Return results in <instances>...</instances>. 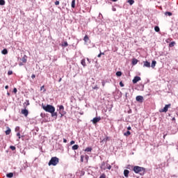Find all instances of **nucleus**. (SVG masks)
<instances>
[{
  "mask_svg": "<svg viewBox=\"0 0 178 178\" xmlns=\"http://www.w3.org/2000/svg\"><path fill=\"white\" fill-rule=\"evenodd\" d=\"M133 170L135 173L140 175V176H144V175H145V168L143 167L136 165L134 167Z\"/></svg>",
  "mask_w": 178,
  "mask_h": 178,
  "instance_id": "1",
  "label": "nucleus"
},
{
  "mask_svg": "<svg viewBox=\"0 0 178 178\" xmlns=\"http://www.w3.org/2000/svg\"><path fill=\"white\" fill-rule=\"evenodd\" d=\"M42 108L45 112H48L49 113H54L55 112V107L50 104H47V106L42 104Z\"/></svg>",
  "mask_w": 178,
  "mask_h": 178,
  "instance_id": "2",
  "label": "nucleus"
},
{
  "mask_svg": "<svg viewBox=\"0 0 178 178\" xmlns=\"http://www.w3.org/2000/svg\"><path fill=\"white\" fill-rule=\"evenodd\" d=\"M59 163V159L58 157H52L49 162V166L51 165L53 166H56Z\"/></svg>",
  "mask_w": 178,
  "mask_h": 178,
  "instance_id": "3",
  "label": "nucleus"
},
{
  "mask_svg": "<svg viewBox=\"0 0 178 178\" xmlns=\"http://www.w3.org/2000/svg\"><path fill=\"white\" fill-rule=\"evenodd\" d=\"M27 168H29L27 163H23L21 165L20 172L22 173L23 172V170H26V169H27Z\"/></svg>",
  "mask_w": 178,
  "mask_h": 178,
  "instance_id": "4",
  "label": "nucleus"
},
{
  "mask_svg": "<svg viewBox=\"0 0 178 178\" xmlns=\"http://www.w3.org/2000/svg\"><path fill=\"white\" fill-rule=\"evenodd\" d=\"M169 108H170V104H166L165 107L159 111V112H168Z\"/></svg>",
  "mask_w": 178,
  "mask_h": 178,
  "instance_id": "5",
  "label": "nucleus"
},
{
  "mask_svg": "<svg viewBox=\"0 0 178 178\" xmlns=\"http://www.w3.org/2000/svg\"><path fill=\"white\" fill-rule=\"evenodd\" d=\"M141 80V77L140 76H135L134 79L132 80V83L134 84H136V83H138Z\"/></svg>",
  "mask_w": 178,
  "mask_h": 178,
  "instance_id": "6",
  "label": "nucleus"
},
{
  "mask_svg": "<svg viewBox=\"0 0 178 178\" xmlns=\"http://www.w3.org/2000/svg\"><path fill=\"white\" fill-rule=\"evenodd\" d=\"M21 113L22 115H24V116H25L26 118H27V116H29V111L27 109H22L21 111Z\"/></svg>",
  "mask_w": 178,
  "mask_h": 178,
  "instance_id": "7",
  "label": "nucleus"
},
{
  "mask_svg": "<svg viewBox=\"0 0 178 178\" xmlns=\"http://www.w3.org/2000/svg\"><path fill=\"white\" fill-rule=\"evenodd\" d=\"M99 120H101V117H97V118H94L92 120V122L93 124H97V123H98V122H99Z\"/></svg>",
  "mask_w": 178,
  "mask_h": 178,
  "instance_id": "8",
  "label": "nucleus"
},
{
  "mask_svg": "<svg viewBox=\"0 0 178 178\" xmlns=\"http://www.w3.org/2000/svg\"><path fill=\"white\" fill-rule=\"evenodd\" d=\"M136 99L138 102H143L144 97L143 96H137Z\"/></svg>",
  "mask_w": 178,
  "mask_h": 178,
  "instance_id": "9",
  "label": "nucleus"
},
{
  "mask_svg": "<svg viewBox=\"0 0 178 178\" xmlns=\"http://www.w3.org/2000/svg\"><path fill=\"white\" fill-rule=\"evenodd\" d=\"M143 66L145 67H151V63L148 61H144V65Z\"/></svg>",
  "mask_w": 178,
  "mask_h": 178,
  "instance_id": "10",
  "label": "nucleus"
},
{
  "mask_svg": "<svg viewBox=\"0 0 178 178\" xmlns=\"http://www.w3.org/2000/svg\"><path fill=\"white\" fill-rule=\"evenodd\" d=\"M22 63H27V56L24 55L22 58Z\"/></svg>",
  "mask_w": 178,
  "mask_h": 178,
  "instance_id": "11",
  "label": "nucleus"
},
{
  "mask_svg": "<svg viewBox=\"0 0 178 178\" xmlns=\"http://www.w3.org/2000/svg\"><path fill=\"white\" fill-rule=\"evenodd\" d=\"M129 173H130V171H129V170H124V176H125L126 177H129Z\"/></svg>",
  "mask_w": 178,
  "mask_h": 178,
  "instance_id": "12",
  "label": "nucleus"
},
{
  "mask_svg": "<svg viewBox=\"0 0 178 178\" xmlns=\"http://www.w3.org/2000/svg\"><path fill=\"white\" fill-rule=\"evenodd\" d=\"M83 41L84 42H88V41H90V38L88 37V35H85V37L83 38Z\"/></svg>",
  "mask_w": 178,
  "mask_h": 178,
  "instance_id": "13",
  "label": "nucleus"
},
{
  "mask_svg": "<svg viewBox=\"0 0 178 178\" xmlns=\"http://www.w3.org/2000/svg\"><path fill=\"white\" fill-rule=\"evenodd\" d=\"M81 63L82 66H83V67H86V66H87V65L86 64V59L84 58L81 60Z\"/></svg>",
  "mask_w": 178,
  "mask_h": 178,
  "instance_id": "14",
  "label": "nucleus"
},
{
  "mask_svg": "<svg viewBox=\"0 0 178 178\" xmlns=\"http://www.w3.org/2000/svg\"><path fill=\"white\" fill-rule=\"evenodd\" d=\"M71 6L73 8H76V0H72V1Z\"/></svg>",
  "mask_w": 178,
  "mask_h": 178,
  "instance_id": "15",
  "label": "nucleus"
},
{
  "mask_svg": "<svg viewBox=\"0 0 178 178\" xmlns=\"http://www.w3.org/2000/svg\"><path fill=\"white\" fill-rule=\"evenodd\" d=\"M137 63H138V60H137L136 58H133L132 65H137Z\"/></svg>",
  "mask_w": 178,
  "mask_h": 178,
  "instance_id": "16",
  "label": "nucleus"
},
{
  "mask_svg": "<svg viewBox=\"0 0 178 178\" xmlns=\"http://www.w3.org/2000/svg\"><path fill=\"white\" fill-rule=\"evenodd\" d=\"M51 114L52 118H58V113H55V111H54L53 113H50Z\"/></svg>",
  "mask_w": 178,
  "mask_h": 178,
  "instance_id": "17",
  "label": "nucleus"
},
{
  "mask_svg": "<svg viewBox=\"0 0 178 178\" xmlns=\"http://www.w3.org/2000/svg\"><path fill=\"white\" fill-rule=\"evenodd\" d=\"M12 130H10V128L8 127V129L6 131V136H9Z\"/></svg>",
  "mask_w": 178,
  "mask_h": 178,
  "instance_id": "18",
  "label": "nucleus"
},
{
  "mask_svg": "<svg viewBox=\"0 0 178 178\" xmlns=\"http://www.w3.org/2000/svg\"><path fill=\"white\" fill-rule=\"evenodd\" d=\"M155 66H156V61L152 60L151 67H152V69H154V67H155Z\"/></svg>",
  "mask_w": 178,
  "mask_h": 178,
  "instance_id": "19",
  "label": "nucleus"
},
{
  "mask_svg": "<svg viewBox=\"0 0 178 178\" xmlns=\"http://www.w3.org/2000/svg\"><path fill=\"white\" fill-rule=\"evenodd\" d=\"M6 177H8V178L13 177V172H9L6 174Z\"/></svg>",
  "mask_w": 178,
  "mask_h": 178,
  "instance_id": "20",
  "label": "nucleus"
},
{
  "mask_svg": "<svg viewBox=\"0 0 178 178\" xmlns=\"http://www.w3.org/2000/svg\"><path fill=\"white\" fill-rule=\"evenodd\" d=\"M1 54H3V55H7L8 54V49H4L1 51Z\"/></svg>",
  "mask_w": 178,
  "mask_h": 178,
  "instance_id": "21",
  "label": "nucleus"
},
{
  "mask_svg": "<svg viewBox=\"0 0 178 178\" xmlns=\"http://www.w3.org/2000/svg\"><path fill=\"white\" fill-rule=\"evenodd\" d=\"M72 149L76 151V149H79V145H74L72 146Z\"/></svg>",
  "mask_w": 178,
  "mask_h": 178,
  "instance_id": "22",
  "label": "nucleus"
},
{
  "mask_svg": "<svg viewBox=\"0 0 178 178\" xmlns=\"http://www.w3.org/2000/svg\"><path fill=\"white\" fill-rule=\"evenodd\" d=\"M85 151L86 152H91V151H92V148L91 147H86V149H85Z\"/></svg>",
  "mask_w": 178,
  "mask_h": 178,
  "instance_id": "23",
  "label": "nucleus"
},
{
  "mask_svg": "<svg viewBox=\"0 0 178 178\" xmlns=\"http://www.w3.org/2000/svg\"><path fill=\"white\" fill-rule=\"evenodd\" d=\"M43 92H45V91H47V90L45 89V86H42V87H40V91H42Z\"/></svg>",
  "mask_w": 178,
  "mask_h": 178,
  "instance_id": "24",
  "label": "nucleus"
},
{
  "mask_svg": "<svg viewBox=\"0 0 178 178\" xmlns=\"http://www.w3.org/2000/svg\"><path fill=\"white\" fill-rule=\"evenodd\" d=\"M59 111L60 112H63V111H65V107L63 105L60 106Z\"/></svg>",
  "mask_w": 178,
  "mask_h": 178,
  "instance_id": "25",
  "label": "nucleus"
},
{
  "mask_svg": "<svg viewBox=\"0 0 178 178\" xmlns=\"http://www.w3.org/2000/svg\"><path fill=\"white\" fill-rule=\"evenodd\" d=\"M175 44H176V42H171L170 43V44H169V47H170V48H172V47H173V46L175 45Z\"/></svg>",
  "mask_w": 178,
  "mask_h": 178,
  "instance_id": "26",
  "label": "nucleus"
},
{
  "mask_svg": "<svg viewBox=\"0 0 178 178\" xmlns=\"http://www.w3.org/2000/svg\"><path fill=\"white\" fill-rule=\"evenodd\" d=\"M130 134H131V133L129 131H127L126 133L124 134V135L126 136V137H129Z\"/></svg>",
  "mask_w": 178,
  "mask_h": 178,
  "instance_id": "27",
  "label": "nucleus"
},
{
  "mask_svg": "<svg viewBox=\"0 0 178 178\" xmlns=\"http://www.w3.org/2000/svg\"><path fill=\"white\" fill-rule=\"evenodd\" d=\"M115 74H116V76H117L118 77H120V76H122V72L118 71V72H116Z\"/></svg>",
  "mask_w": 178,
  "mask_h": 178,
  "instance_id": "28",
  "label": "nucleus"
},
{
  "mask_svg": "<svg viewBox=\"0 0 178 178\" xmlns=\"http://www.w3.org/2000/svg\"><path fill=\"white\" fill-rule=\"evenodd\" d=\"M154 30L156 33H159L160 31L159 26H155Z\"/></svg>",
  "mask_w": 178,
  "mask_h": 178,
  "instance_id": "29",
  "label": "nucleus"
},
{
  "mask_svg": "<svg viewBox=\"0 0 178 178\" xmlns=\"http://www.w3.org/2000/svg\"><path fill=\"white\" fill-rule=\"evenodd\" d=\"M165 16H172V13L167 11L165 13Z\"/></svg>",
  "mask_w": 178,
  "mask_h": 178,
  "instance_id": "30",
  "label": "nucleus"
},
{
  "mask_svg": "<svg viewBox=\"0 0 178 178\" xmlns=\"http://www.w3.org/2000/svg\"><path fill=\"white\" fill-rule=\"evenodd\" d=\"M0 5H1V6H3V5H5V0H0Z\"/></svg>",
  "mask_w": 178,
  "mask_h": 178,
  "instance_id": "31",
  "label": "nucleus"
},
{
  "mask_svg": "<svg viewBox=\"0 0 178 178\" xmlns=\"http://www.w3.org/2000/svg\"><path fill=\"white\" fill-rule=\"evenodd\" d=\"M128 3H129V5H133V3H134V0H129Z\"/></svg>",
  "mask_w": 178,
  "mask_h": 178,
  "instance_id": "32",
  "label": "nucleus"
},
{
  "mask_svg": "<svg viewBox=\"0 0 178 178\" xmlns=\"http://www.w3.org/2000/svg\"><path fill=\"white\" fill-rule=\"evenodd\" d=\"M106 168L107 169H108V170H111V169H112V166L109 164H106Z\"/></svg>",
  "mask_w": 178,
  "mask_h": 178,
  "instance_id": "33",
  "label": "nucleus"
},
{
  "mask_svg": "<svg viewBox=\"0 0 178 178\" xmlns=\"http://www.w3.org/2000/svg\"><path fill=\"white\" fill-rule=\"evenodd\" d=\"M69 44H67V42H64V44H62V47H67Z\"/></svg>",
  "mask_w": 178,
  "mask_h": 178,
  "instance_id": "34",
  "label": "nucleus"
},
{
  "mask_svg": "<svg viewBox=\"0 0 178 178\" xmlns=\"http://www.w3.org/2000/svg\"><path fill=\"white\" fill-rule=\"evenodd\" d=\"M104 166H105V163H103L102 164V169H103L104 170H105L106 169V168H104Z\"/></svg>",
  "mask_w": 178,
  "mask_h": 178,
  "instance_id": "35",
  "label": "nucleus"
},
{
  "mask_svg": "<svg viewBox=\"0 0 178 178\" xmlns=\"http://www.w3.org/2000/svg\"><path fill=\"white\" fill-rule=\"evenodd\" d=\"M10 148L12 149V151H15V149H16V147L15 146H10Z\"/></svg>",
  "mask_w": 178,
  "mask_h": 178,
  "instance_id": "36",
  "label": "nucleus"
},
{
  "mask_svg": "<svg viewBox=\"0 0 178 178\" xmlns=\"http://www.w3.org/2000/svg\"><path fill=\"white\" fill-rule=\"evenodd\" d=\"M99 178H106V175H105V174H102L100 175Z\"/></svg>",
  "mask_w": 178,
  "mask_h": 178,
  "instance_id": "37",
  "label": "nucleus"
},
{
  "mask_svg": "<svg viewBox=\"0 0 178 178\" xmlns=\"http://www.w3.org/2000/svg\"><path fill=\"white\" fill-rule=\"evenodd\" d=\"M8 76H10V75L13 74V71H8Z\"/></svg>",
  "mask_w": 178,
  "mask_h": 178,
  "instance_id": "38",
  "label": "nucleus"
},
{
  "mask_svg": "<svg viewBox=\"0 0 178 178\" xmlns=\"http://www.w3.org/2000/svg\"><path fill=\"white\" fill-rule=\"evenodd\" d=\"M17 136L18 137L19 140H20V138H21L20 132H18V133L17 134Z\"/></svg>",
  "mask_w": 178,
  "mask_h": 178,
  "instance_id": "39",
  "label": "nucleus"
},
{
  "mask_svg": "<svg viewBox=\"0 0 178 178\" xmlns=\"http://www.w3.org/2000/svg\"><path fill=\"white\" fill-rule=\"evenodd\" d=\"M92 88H93V90H98L99 88V87H98V86H95Z\"/></svg>",
  "mask_w": 178,
  "mask_h": 178,
  "instance_id": "40",
  "label": "nucleus"
},
{
  "mask_svg": "<svg viewBox=\"0 0 178 178\" xmlns=\"http://www.w3.org/2000/svg\"><path fill=\"white\" fill-rule=\"evenodd\" d=\"M84 156H81V161L84 162Z\"/></svg>",
  "mask_w": 178,
  "mask_h": 178,
  "instance_id": "41",
  "label": "nucleus"
},
{
  "mask_svg": "<svg viewBox=\"0 0 178 178\" xmlns=\"http://www.w3.org/2000/svg\"><path fill=\"white\" fill-rule=\"evenodd\" d=\"M19 130H20V127H17L15 128V131H19Z\"/></svg>",
  "mask_w": 178,
  "mask_h": 178,
  "instance_id": "42",
  "label": "nucleus"
},
{
  "mask_svg": "<svg viewBox=\"0 0 178 178\" xmlns=\"http://www.w3.org/2000/svg\"><path fill=\"white\" fill-rule=\"evenodd\" d=\"M120 87H124V84L122 82H120Z\"/></svg>",
  "mask_w": 178,
  "mask_h": 178,
  "instance_id": "43",
  "label": "nucleus"
},
{
  "mask_svg": "<svg viewBox=\"0 0 178 178\" xmlns=\"http://www.w3.org/2000/svg\"><path fill=\"white\" fill-rule=\"evenodd\" d=\"M13 92H15V94H16V92H17V89L16 88H15L13 89Z\"/></svg>",
  "mask_w": 178,
  "mask_h": 178,
  "instance_id": "44",
  "label": "nucleus"
},
{
  "mask_svg": "<svg viewBox=\"0 0 178 178\" xmlns=\"http://www.w3.org/2000/svg\"><path fill=\"white\" fill-rule=\"evenodd\" d=\"M54 3L56 6H58V5H59V1H56Z\"/></svg>",
  "mask_w": 178,
  "mask_h": 178,
  "instance_id": "45",
  "label": "nucleus"
},
{
  "mask_svg": "<svg viewBox=\"0 0 178 178\" xmlns=\"http://www.w3.org/2000/svg\"><path fill=\"white\" fill-rule=\"evenodd\" d=\"M76 142L74 141V140H72L71 142H70V144H71V145H73V144H74Z\"/></svg>",
  "mask_w": 178,
  "mask_h": 178,
  "instance_id": "46",
  "label": "nucleus"
},
{
  "mask_svg": "<svg viewBox=\"0 0 178 178\" xmlns=\"http://www.w3.org/2000/svg\"><path fill=\"white\" fill-rule=\"evenodd\" d=\"M31 79H35V74H32V76H31Z\"/></svg>",
  "mask_w": 178,
  "mask_h": 178,
  "instance_id": "47",
  "label": "nucleus"
},
{
  "mask_svg": "<svg viewBox=\"0 0 178 178\" xmlns=\"http://www.w3.org/2000/svg\"><path fill=\"white\" fill-rule=\"evenodd\" d=\"M102 56V54H98V56H97V58H101V56Z\"/></svg>",
  "mask_w": 178,
  "mask_h": 178,
  "instance_id": "48",
  "label": "nucleus"
},
{
  "mask_svg": "<svg viewBox=\"0 0 178 178\" xmlns=\"http://www.w3.org/2000/svg\"><path fill=\"white\" fill-rule=\"evenodd\" d=\"M63 143H67V140L63 138Z\"/></svg>",
  "mask_w": 178,
  "mask_h": 178,
  "instance_id": "49",
  "label": "nucleus"
},
{
  "mask_svg": "<svg viewBox=\"0 0 178 178\" xmlns=\"http://www.w3.org/2000/svg\"><path fill=\"white\" fill-rule=\"evenodd\" d=\"M105 140H106V141H108V140H109V138L106 137V139H104V141H105Z\"/></svg>",
  "mask_w": 178,
  "mask_h": 178,
  "instance_id": "50",
  "label": "nucleus"
},
{
  "mask_svg": "<svg viewBox=\"0 0 178 178\" xmlns=\"http://www.w3.org/2000/svg\"><path fill=\"white\" fill-rule=\"evenodd\" d=\"M127 130H131V127H128Z\"/></svg>",
  "mask_w": 178,
  "mask_h": 178,
  "instance_id": "51",
  "label": "nucleus"
},
{
  "mask_svg": "<svg viewBox=\"0 0 178 178\" xmlns=\"http://www.w3.org/2000/svg\"><path fill=\"white\" fill-rule=\"evenodd\" d=\"M5 88H6V90H8V88H9V86H6Z\"/></svg>",
  "mask_w": 178,
  "mask_h": 178,
  "instance_id": "52",
  "label": "nucleus"
},
{
  "mask_svg": "<svg viewBox=\"0 0 178 178\" xmlns=\"http://www.w3.org/2000/svg\"><path fill=\"white\" fill-rule=\"evenodd\" d=\"M88 158H89L88 156L86 155V159L87 161H88Z\"/></svg>",
  "mask_w": 178,
  "mask_h": 178,
  "instance_id": "53",
  "label": "nucleus"
},
{
  "mask_svg": "<svg viewBox=\"0 0 178 178\" xmlns=\"http://www.w3.org/2000/svg\"><path fill=\"white\" fill-rule=\"evenodd\" d=\"M19 65L20 66H23V63H19Z\"/></svg>",
  "mask_w": 178,
  "mask_h": 178,
  "instance_id": "54",
  "label": "nucleus"
},
{
  "mask_svg": "<svg viewBox=\"0 0 178 178\" xmlns=\"http://www.w3.org/2000/svg\"><path fill=\"white\" fill-rule=\"evenodd\" d=\"M58 81L60 83V81H62V78H60Z\"/></svg>",
  "mask_w": 178,
  "mask_h": 178,
  "instance_id": "55",
  "label": "nucleus"
},
{
  "mask_svg": "<svg viewBox=\"0 0 178 178\" xmlns=\"http://www.w3.org/2000/svg\"><path fill=\"white\" fill-rule=\"evenodd\" d=\"M103 87L105 86V83L102 82Z\"/></svg>",
  "mask_w": 178,
  "mask_h": 178,
  "instance_id": "56",
  "label": "nucleus"
},
{
  "mask_svg": "<svg viewBox=\"0 0 178 178\" xmlns=\"http://www.w3.org/2000/svg\"><path fill=\"white\" fill-rule=\"evenodd\" d=\"M113 2H116L118 0H111Z\"/></svg>",
  "mask_w": 178,
  "mask_h": 178,
  "instance_id": "57",
  "label": "nucleus"
},
{
  "mask_svg": "<svg viewBox=\"0 0 178 178\" xmlns=\"http://www.w3.org/2000/svg\"><path fill=\"white\" fill-rule=\"evenodd\" d=\"M100 54H102V55H105V53H102V52H100Z\"/></svg>",
  "mask_w": 178,
  "mask_h": 178,
  "instance_id": "58",
  "label": "nucleus"
},
{
  "mask_svg": "<svg viewBox=\"0 0 178 178\" xmlns=\"http://www.w3.org/2000/svg\"><path fill=\"white\" fill-rule=\"evenodd\" d=\"M87 60H90V59H89V58H87Z\"/></svg>",
  "mask_w": 178,
  "mask_h": 178,
  "instance_id": "59",
  "label": "nucleus"
}]
</instances>
